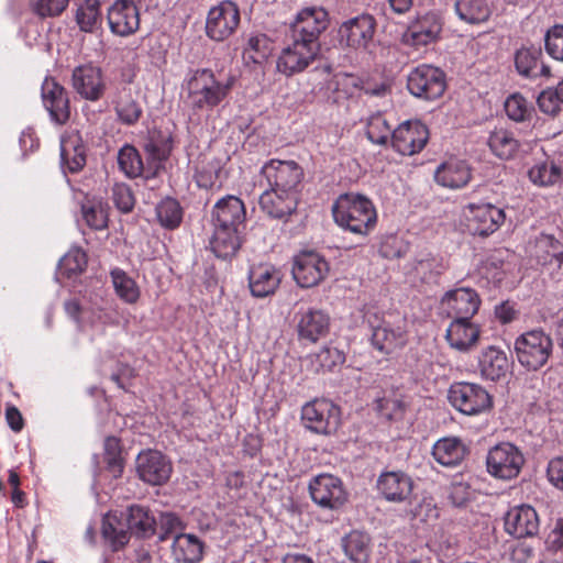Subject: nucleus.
Masks as SVG:
<instances>
[{
    "label": "nucleus",
    "instance_id": "nucleus-56",
    "mask_svg": "<svg viewBox=\"0 0 563 563\" xmlns=\"http://www.w3.org/2000/svg\"><path fill=\"white\" fill-rule=\"evenodd\" d=\"M159 541L175 540L176 536L183 534L184 526L181 520L174 514H162L159 519Z\"/></svg>",
    "mask_w": 563,
    "mask_h": 563
},
{
    "label": "nucleus",
    "instance_id": "nucleus-57",
    "mask_svg": "<svg viewBox=\"0 0 563 563\" xmlns=\"http://www.w3.org/2000/svg\"><path fill=\"white\" fill-rule=\"evenodd\" d=\"M365 134L368 141H388L393 131L385 118L374 115L366 124Z\"/></svg>",
    "mask_w": 563,
    "mask_h": 563
},
{
    "label": "nucleus",
    "instance_id": "nucleus-21",
    "mask_svg": "<svg viewBox=\"0 0 563 563\" xmlns=\"http://www.w3.org/2000/svg\"><path fill=\"white\" fill-rule=\"evenodd\" d=\"M295 319L300 340L316 343L329 332L330 317L321 309L300 308L296 312Z\"/></svg>",
    "mask_w": 563,
    "mask_h": 563
},
{
    "label": "nucleus",
    "instance_id": "nucleus-48",
    "mask_svg": "<svg viewBox=\"0 0 563 563\" xmlns=\"http://www.w3.org/2000/svg\"><path fill=\"white\" fill-rule=\"evenodd\" d=\"M429 130L420 120H408L393 131L390 141H429Z\"/></svg>",
    "mask_w": 563,
    "mask_h": 563
},
{
    "label": "nucleus",
    "instance_id": "nucleus-62",
    "mask_svg": "<svg viewBox=\"0 0 563 563\" xmlns=\"http://www.w3.org/2000/svg\"><path fill=\"white\" fill-rule=\"evenodd\" d=\"M547 474L549 481L563 490V456L554 457L549 462Z\"/></svg>",
    "mask_w": 563,
    "mask_h": 563
},
{
    "label": "nucleus",
    "instance_id": "nucleus-40",
    "mask_svg": "<svg viewBox=\"0 0 563 563\" xmlns=\"http://www.w3.org/2000/svg\"><path fill=\"white\" fill-rule=\"evenodd\" d=\"M466 453V446L457 438L440 439L432 448L434 460L446 467L459 465L464 460Z\"/></svg>",
    "mask_w": 563,
    "mask_h": 563
},
{
    "label": "nucleus",
    "instance_id": "nucleus-12",
    "mask_svg": "<svg viewBox=\"0 0 563 563\" xmlns=\"http://www.w3.org/2000/svg\"><path fill=\"white\" fill-rule=\"evenodd\" d=\"M443 21L437 12L430 11L417 15L402 32L400 42L415 51L427 47L440 38Z\"/></svg>",
    "mask_w": 563,
    "mask_h": 563
},
{
    "label": "nucleus",
    "instance_id": "nucleus-25",
    "mask_svg": "<svg viewBox=\"0 0 563 563\" xmlns=\"http://www.w3.org/2000/svg\"><path fill=\"white\" fill-rule=\"evenodd\" d=\"M377 490L388 501L404 503L411 497L413 481L402 471H388L378 476Z\"/></svg>",
    "mask_w": 563,
    "mask_h": 563
},
{
    "label": "nucleus",
    "instance_id": "nucleus-45",
    "mask_svg": "<svg viewBox=\"0 0 563 563\" xmlns=\"http://www.w3.org/2000/svg\"><path fill=\"white\" fill-rule=\"evenodd\" d=\"M111 278L117 295L126 303H134L140 298V289L135 280L124 271L114 268Z\"/></svg>",
    "mask_w": 563,
    "mask_h": 563
},
{
    "label": "nucleus",
    "instance_id": "nucleus-38",
    "mask_svg": "<svg viewBox=\"0 0 563 563\" xmlns=\"http://www.w3.org/2000/svg\"><path fill=\"white\" fill-rule=\"evenodd\" d=\"M531 256L541 265L556 263L558 267L563 264V249L559 240L550 234H540L531 246Z\"/></svg>",
    "mask_w": 563,
    "mask_h": 563
},
{
    "label": "nucleus",
    "instance_id": "nucleus-43",
    "mask_svg": "<svg viewBox=\"0 0 563 563\" xmlns=\"http://www.w3.org/2000/svg\"><path fill=\"white\" fill-rule=\"evenodd\" d=\"M369 542L368 534L355 530L342 539V548L350 560L361 563L369 556Z\"/></svg>",
    "mask_w": 563,
    "mask_h": 563
},
{
    "label": "nucleus",
    "instance_id": "nucleus-33",
    "mask_svg": "<svg viewBox=\"0 0 563 563\" xmlns=\"http://www.w3.org/2000/svg\"><path fill=\"white\" fill-rule=\"evenodd\" d=\"M514 254L506 249L493 251L482 263L479 273L495 285L501 283L506 274L512 269Z\"/></svg>",
    "mask_w": 563,
    "mask_h": 563
},
{
    "label": "nucleus",
    "instance_id": "nucleus-63",
    "mask_svg": "<svg viewBox=\"0 0 563 563\" xmlns=\"http://www.w3.org/2000/svg\"><path fill=\"white\" fill-rule=\"evenodd\" d=\"M545 545L549 551L558 552L563 550V518L559 519L549 532Z\"/></svg>",
    "mask_w": 563,
    "mask_h": 563
},
{
    "label": "nucleus",
    "instance_id": "nucleus-52",
    "mask_svg": "<svg viewBox=\"0 0 563 563\" xmlns=\"http://www.w3.org/2000/svg\"><path fill=\"white\" fill-rule=\"evenodd\" d=\"M104 461L113 477H119L123 471L120 440L115 437H108L104 440Z\"/></svg>",
    "mask_w": 563,
    "mask_h": 563
},
{
    "label": "nucleus",
    "instance_id": "nucleus-22",
    "mask_svg": "<svg viewBox=\"0 0 563 563\" xmlns=\"http://www.w3.org/2000/svg\"><path fill=\"white\" fill-rule=\"evenodd\" d=\"M466 208L468 228L476 235L487 236L494 233L506 219L504 210L490 203H470Z\"/></svg>",
    "mask_w": 563,
    "mask_h": 563
},
{
    "label": "nucleus",
    "instance_id": "nucleus-30",
    "mask_svg": "<svg viewBox=\"0 0 563 563\" xmlns=\"http://www.w3.org/2000/svg\"><path fill=\"white\" fill-rule=\"evenodd\" d=\"M280 279V274L274 266L268 264L254 266L249 273L251 294L257 298L271 296L278 288Z\"/></svg>",
    "mask_w": 563,
    "mask_h": 563
},
{
    "label": "nucleus",
    "instance_id": "nucleus-31",
    "mask_svg": "<svg viewBox=\"0 0 563 563\" xmlns=\"http://www.w3.org/2000/svg\"><path fill=\"white\" fill-rule=\"evenodd\" d=\"M479 328L471 320L454 319L446 329L445 338L451 347L467 352L479 339Z\"/></svg>",
    "mask_w": 563,
    "mask_h": 563
},
{
    "label": "nucleus",
    "instance_id": "nucleus-28",
    "mask_svg": "<svg viewBox=\"0 0 563 563\" xmlns=\"http://www.w3.org/2000/svg\"><path fill=\"white\" fill-rule=\"evenodd\" d=\"M472 179V168L466 161L450 157L441 163L434 172L438 185L449 189L465 187Z\"/></svg>",
    "mask_w": 563,
    "mask_h": 563
},
{
    "label": "nucleus",
    "instance_id": "nucleus-16",
    "mask_svg": "<svg viewBox=\"0 0 563 563\" xmlns=\"http://www.w3.org/2000/svg\"><path fill=\"white\" fill-rule=\"evenodd\" d=\"M311 499L325 509H338L347 499L342 481L332 474H319L309 483Z\"/></svg>",
    "mask_w": 563,
    "mask_h": 563
},
{
    "label": "nucleus",
    "instance_id": "nucleus-15",
    "mask_svg": "<svg viewBox=\"0 0 563 563\" xmlns=\"http://www.w3.org/2000/svg\"><path fill=\"white\" fill-rule=\"evenodd\" d=\"M364 322L371 330L372 345L382 353L390 354L407 342L406 333L400 327H393L376 312L367 311Z\"/></svg>",
    "mask_w": 563,
    "mask_h": 563
},
{
    "label": "nucleus",
    "instance_id": "nucleus-39",
    "mask_svg": "<svg viewBox=\"0 0 563 563\" xmlns=\"http://www.w3.org/2000/svg\"><path fill=\"white\" fill-rule=\"evenodd\" d=\"M453 8L459 20L470 25L485 23L492 15L488 0H454Z\"/></svg>",
    "mask_w": 563,
    "mask_h": 563
},
{
    "label": "nucleus",
    "instance_id": "nucleus-34",
    "mask_svg": "<svg viewBox=\"0 0 563 563\" xmlns=\"http://www.w3.org/2000/svg\"><path fill=\"white\" fill-rule=\"evenodd\" d=\"M509 363L505 352L496 346L484 349L478 357V368L483 378L492 382L505 377Z\"/></svg>",
    "mask_w": 563,
    "mask_h": 563
},
{
    "label": "nucleus",
    "instance_id": "nucleus-4",
    "mask_svg": "<svg viewBox=\"0 0 563 563\" xmlns=\"http://www.w3.org/2000/svg\"><path fill=\"white\" fill-rule=\"evenodd\" d=\"M553 351V342L543 330H531L519 335L515 341L518 362L530 371L543 367Z\"/></svg>",
    "mask_w": 563,
    "mask_h": 563
},
{
    "label": "nucleus",
    "instance_id": "nucleus-55",
    "mask_svg": "<svg viewBox=\"0 0 563 563\" xmlns=\"http://www.w3.org/2000/svg\"><path fill=\"white\" fill-rule=\"evenodd\" d=\"M545 51L554 59L563 62V24L550 27L544 37Z\"/></svg>",
    "mask_w": 563,
    "mask_h": 563
},
{
    "label": "nucleus",
    "instance_id": "nucleus-35",
    "mask_svg": "<svg viewBox=\"0 0 563 563\" xmlns=\"http://www.w3.org/2000/svg\"><path fill=\"white\" fill-rule=\"evenodd\" d=\"M243 229L213 227V235L210 241L211 250L219 258H229L241 246V233Z\"/></svg>",
    "mask_w": 563,
    "mask_h": 563
},
{
    "label": "nucleus",
    "instance_id": "nucleus-64",
    "mask_svg": "<svg viewBox=\"0 0 563 563\" xmlns=\"http://www.w3.org/2000/svg\"><path fill=\"white\" fill-rule=\"evenodd\" d=\"M485 145L500 159L511 158L517 151V143H485Z\"/></svg>",
    "mask_w": 563,
    "mask_h": 563
},
{
    "label": "nucleus",
    "instance_id": "nucleus-59",
    "mask_svg": "<svg viewBox=\"0 0 563 563\" xmlns=\"http://www.w3.org/2000/svg\"><path fill=\"white\" fill-rule=\"evenodd\" d=\"M112 199L119 210L130 212L134 207V196L125 184H115L112 188Z\"/></svg>",
    "mask_w": 563,
    "mask_h": 563
},
{
    "label": "nucleus",
    "instance_id": "nucleus-6",
    "mask_svg": "<svg viewBox=\"0 0 563 563\" xmlns=\"http://www.w3.org/2000/svg\"><path fill=\"white\" fill-rule=\"evenodd\" d=\"M407 89L416 98L435 100L442 97L446 89L445 73L433 65H418L407 76Z\"/></svg>",
    "mask_w": 563,
    "mask_h": 563
},
{
    "label": "nucleus",
    "instance_id": "nucleus-29",
    "mask_svg": "<svg viewBox=\"0 0 563 563\" xmlns=\"http://www.w3.org/2000/svg\"><path fill=\"white\" fill-rule=\"evenodd\" d=\"M245 208L242 200L235 196L220 199L212 210L213 227L244 229Z\"/></svg>",
    "mask_w": 563,
    "mask_h": 563
},
{
    "label": "nucleus",
    "instance_id": "nucleus-51",
    "mask_svg": "<svg viewBox=\"0 0 563 563\" xmlns=\"http://www.w3.org/2000/svg\"><path fill=\"white\" fill-rule=\"evenodd\" d=\"M505 112L508 118L516 122H523L530 119L531 106L527 99L516 92L510 95L504 103Z\"/></svg>",
    "mask_w": 563,
    "mask_h": 563
},
{
    "label": "nucleus",
    "instance_id": "nucleus-14",
    "mask_svg": "<svg viewBox=\"0 0 563 563\" xmlns=\"http://www.w3.org/2000/svg\"><path fill=\"white\" fill-rule=\"evenodd\" d=\"M240 10L236 3L224 0L212 7L207 15L206 34L213 41L229 38L240 24Z\"/></svg>",
    "mask_w": 563,
    "mask_h": 563
},
{
    "label": "nucleus",
    "instance_id": "nucleus-13",
    "mask_svg": "<svg viewBox=\"0 0 563 563\" xmlns=\"http://www.w3.org/2000/svg\"><path fill=\"white\" fill-rule=\"evenodd\" d=\"M329 271L328 261L314 251H302L292 261L291 274L301 288L319 285L328 276Z\"/></svg>",
    "mask_w": 563,
    "mask_h": 563
},
{
    "label": "nucleus",
    "instance_id": "nucleus-27",
    "mask_svg": "<svg viewBox=\"0 0 563 563\" xmlns=\"http://www.w3.org/2000/svg\"><path fill=\"white\" fill-rule=\"evenodd\" d=\"M300 196L268 188L260 197V207L269 218L286 222L297 210Z\"/></svg>",
    "mask_w": 563,
    "mask_h": 563
},
{
    "label": "nucleus",
    "instance_id": "nucleus-7",
    "mask_svg": "<svg viewBox=\"0 0 563 563\" xmlns=\"http://www.w3.org/2000/svg\"><path fill=\"white\" fill-rule=\"evenodd\" d=\"M301 420L311 432L330 435L336 432L340 427L341 410L329 399H313L302 407Z\"/></svg>",
    "mask_w": 563,
    "mask_h": 563
},
{
    "label": "nucleus",
    "instance_id": "nucleus-24",
    "mask_svg": "<svg viewBox=\"0 0 563 563\" xmlns=\"http://www.w3.org/2000/svg\"><path fill=\"white\" fill-rule=\"evenodd\" d=\"M441 303L454 319L471 320L479 309L481 299L474 289L461 287L446 291Z\"/></svg>",
    "mask_w": 563,
    "mask_h": 563
},
{
    "label": "nucleus",
    "instance_id": "nucleus-9",
    "mask_svg": "<svg viewBox=\"0 0 563 563\" xmlns=\"http://www.w3.org/2000/svg\"><path fill=\"white\" fill-rule=\"evenodd\" d=\"M261 172L269 188L301 196L303 170L296 162L271 159Z\"/></svg>",
    "mask_w": 563,
    "mask_h": 563
},
{
    "label": "nucleus",
    "instance_id": "nucleus-49",
    "mask_svg": "<svg viewBox=\"0 0 563 563\" xmlns=\"http://www.w3.org/2000/svg\"><path fill=\"white\" fill-rule=\"evenodd\" d=\"M156 217L164 228L175 229L181 222L183 210L175 199L165 198L156 206Z\"/></svg>",
    "mask_w": 563,
    "mask_h": 563
},
{
    "label": "nucleus",
    "instance_id": "nucleus-46",
    "mask_svg": "<svg viewBox=\"0 0 563 563\" xmlns=\"http://www.w3.org/2000/svg\"><path fill=\"white\" fill-rule=\"evenodd\" d=\"M60 162L70 173L79 172L86 164L85 143H60Z\"/></svg>",
    "mask_w": 563,
    "mask_h": 563
},
{
    "label": "nucleus",
    "instance_id": "nucleus-18",
    "mask_svg": "<svg viewBox=\"0 0 563 563\" xmlns=\"http://www.w3.org/2000/svg\"><path fill=\"white\" fill-rule=\"evenodd\" d=\"M142 0H115L108 9L107 20L110 31L119 36L134 34L140 27Z\"/></svg>",
    "mask_w": 563,
    "mask_h": 563
},
{
    "label": "nucleus",
    "instance_id": "nucleus-37",
    "mask_svg": "<svg viewBox=\"0 0 563 563\" xmlns=\"http://www.w3.org/2000/svg\"><path fill=\"white\" fill-rule=\"evenodd\" d=\"M172 556L177 563H199L203 556V543L191 533L176 536L172 543Z\"/></svg>",
    "mask_w": 563,
    "mask_h": 563
},
{
    "label": "nucleus",
    "instance_id": "nucleus-60",
    "mask_svg": "<svg viewBox=\"0 0 563 563\" xmlns=\"http://www.w3.org/2000/svg\"><path fill=\"white\" fill-rule=\"evenodd\" d=\"M539 109L547 114L554 115L563 103L558 88L543 90L537 99Z\"/></svg>",
    "mask_w": 563,
    "mask_h": 563
},
{
    "label": "nucleus",
    "instance_id": "nucleus-2",
    "mask_svg": "<svg viewBox=\"0 0 563 563\" xmlns=\"http://www.w3.org/2000/svg\"><path fill=\"white\" fill-rule=\"evenodd\" d=\"M233 79L219 80L210 68L190 70L184 82L187 92L186 104L194 114L211 111L230 95Z\"/></svg>",
    "mask_w": 563,
    "mask_h": 563
},
{
    "label": "nucleus",
    "instance_id": "nucleus-50",
    "mask_svg": "<svg viewBox=\"0 0 563 563\" xmlns=\"http://www.w3.org/2000/svg\"><path fill=\"white\" fill-rule=\"evenodd\" d=\"M118 163L120 168L129 177H136L143 170V163L139 152L134 146L125 144L118 154Z\"/></svg>",
    "mask_w": 563,
    "mask_h": 563
},
{
    "label": "nucleus",
    "instance_id": "nucleus-26",
    "mask_svg": "<svg viewBox=\"0 0 563 563\" xmlns=\"http://www.w3.org/2000/svg\"><path fill=\"white\" fill-rule=\"evenodd\" d=\"M539 526L536 509L528 505L514 507L505 516L506 532L518 539L536 536Z\"/></svg>",
    "mask_w": 563,
    "mask_h": 563
},
{
    "label": "nucleus",
    "instance_id": "nucleus-23",
    "mask_svg": "<svg viewBox=\"0 0 563 563\" xmlns=\"http://www.w3.org/2000/svg\"><path fill=\"white\" fill-rule=\"evenodd\" d=\"M136 471L142 481L151 485H162L168 481L172 465L159 451L147 450L137 455Z\"/></svg>",
    "mask_w": 563,
    "mask_h": 563
},
{
    "label": "nucleus",
    "instance_id": "nucleus-8",
    "mask_svg": "<svg viewBox=\"0 0 563 563\" xmlns=\"http://www.w3.org/2000/svg\"><path fill=\"white\" fill-rule=\"evenodd\" d=\"M448 398L456 410L466 416H477L493 407L489 393L475 383H454L449 389Z\"/></svg>",
    "mask_w": 563,
    "mask_h": 563
},
{
    "label": "nucleus",
    "instance_id": "nucleus-17",
    "mask_svg": "<svg viewBox=\"0 0 563 563\" xmlns=\"http://www.w3.org/2000/svg\"><path fill=\"white\" fill-rule=\"evenodd\" d=\"M319 48L296 38H291V43L280 52L276 68L278 73L286 77H291L296 74L306 70L317 58Z\"/></svg>",
    "mask_w": 563,
    "mask_h": 563
},
{
    "label": "nucleus",
    "instance_id": "nucleus-44",
    "mask_svg": "<svg viewBox=\"0 0 563 563\" xmlns=\"http://www.w3.org/2000/svg\"><path fill=\"white\" fill-rule=\"evenodd\" d=\"M445 268L441 258L430 254L417 258L413 266L416 276L424 284H438Z\"/></svg>",
    "mask_w": 563,
    "mask_h": 563
},
{
    "label": "nucleus",
    "instance_id": "nucleus-61",
    "mask_svg": "<svg viewBox=\"0 0 563 563\" xmlns=\"http://www.w3.org/2000/svg\"><path fill=\"white\" fill-rule=\"evenodd\" d=\"M316 361L321 368L331 371L334 366L344 362V355L338 349L325 347L316 355Z\"/></svg>",
    "mask_w": 563,
    "mask_h": 563
},
{
    "label": "nucleus",
    "instance_id": "nucleus-54",
    "mask_svg": "<svg viewBox=\"0 0 563 563\" xmlns=\"http://www.w3.org/2000/svg\"><path fill=\"white\" fill-rule=\"evenodd\" d=\"M81 212L87 225L95 230L107 227V212L100 202L87 201L81 206Z\"/></svg>",
    "mask_w": 563,
    "mask_h": 563
},
{
    "label": "nucleus",
    "instance_id": "nucleus-10",
    "mask_svg": "<svg viewBox=\"0 0 563 563\" xmlns=\"http://www.w3.org/2000/svg\"><path fill=\"white\" fill-rule=\"evenodd\" d=\"M525 464L521 450L510 442L493 446L486 456L487 472L499 479L509 481L517 477Z\"/></svg>",
    "mask_w": 563,
    "mask_h": 563
},
{
    "label": "nucleus",
    "instance_id": "nucleus-41",
    "mask_svg": "<svg viewBox=\"0 0 563 563\" xmlns=\"http://www.w3.org/2000/svg\"><path fill=\"white\" fill-rule=\"evenodd\" d=\"M75 21L79 30L93 33L101 27L102 14L100 0H81L77 3Z\"/></svg>",
    "mask_w": 563,
    "mask_h": 563
},
{
    "label": "nucleus",
    "instance_id": "nucleus-36",
    "mask_svg": "<svg viewBox=\"0 0 563 563\" xmlns=\"http://www.w3.org/2000/svg\"><path fill=\"white\" fill-rule=\"evenodd\" d=\"M542 52L537 47H522L515 55V66L518 73L527 78L549 76L550 68L541 60Z\"/></svg>",
    "mask_w": 563,
    "mask_h": 563
},
{
    "label": "nucleus",
    "instance_id": "nucleus-42",
    "mask_svg": "<svg viewBox=\"0 0 563 563\" xmlns=\"http://www.w3.org/2000/svg\"><path fill=\"white\" fill-rule=\"evenodd\" d=\"M273 48L274 43L266 34L252 35L243 49V59L246 64H262L271 56Z\"/></svg>",
    "mask_w": 563,
    "mask_h": 563
},
{
    "label": "nucleus",
    "instance_id": "nucleus-19",
    "mask_svg": "<svg viewBox=\"0 0 563 563\" xmlns=\"http://www.w3.org/2000/svg\"><path fill=\"white\" fill-rule=\"evenodd\" d=\"M41 96L44 108L56 124H66L70 119V101L67 90L53 77H45Z\"/></svg>",
    "mask_w": 563,
    "mask_h": 563
},
{
    "label": "nucleus",
    "instance_id": "nucleus-1",
    "mask_svg": "<svg viewBox=\"0 0 563 563\" xmlns=\"http://www.w3.org/2000/svg\"><path fill=\"white\" fill-rule=\"evenodd\" d=\"M156 519L145 506L131 505L122 511L109 512L102 521V536L117 550L125 545L130 536L147 538L155 533Z\"/></svg>",
    "mask_w": 563,
    "mask_h": 563
},
{
    "label": "nucleus",
    "instance_id": "nucleus-5",
    "mask_svg": "<svg viewBox=\"0 0 563 563\" xmlns=\"http://www.w3.org/2000/svg\"><path fill=\"white\" fill-rule=\"evenodd\" d=\"M376 20L363 13L344 21L338 30L339 43L343 48L372 53L375 47Z\"/></svg>",
    "mask_w": 563,
    "mask_h": 563
},
{
    "label": "nucleus",
    "instance_id": "nucleus-58",
    "mask_svg": "<svg viewBox=\"0 0 563 563\" xmlns=\"http://www.w3.org/2000/svg\"><path fill=\"white\" fill-rule=\"evenodd\" d=\"M69 0H37L33 11L41 18L58 16L68 7Z\"/></svg>",
    "mask_w": 563,
    "mask_h": 563
},
{
    "label": "nucleus",
    "instance_id": "nucleus-11",
    "mask_svg": "<svg viewBox=\"0 0 563 563\" xmlns=\"http://www.w3.org/2000/svg\"><path fill=\"white\" fill-rule=\"evenodd\" d=\"M329 25V14L320 7H308L300 10L290 24V38L305 41L320 49V35Z\"/></svg>",
    "mask_w": 563,
    "mask_h": 563
},
{
    "label": "nucleus",
    "instance_id": "nucleus-53",
    "mask_svg": "<svg viewBox=\"0 0 563 563\" xmlns=\"http://www.w3.org/2000/svg\"><path fill=\"white\" fill-rule=\"evenodd\" d=\"M529 179L538 186L548 187L556 184L560 179V168L553 164H538L533 166L529 173Z\"/></svg>",
    "mask_w": 563,
    "mask_h": 563
},
{
    "label": "nucleus",
    "instance_id": "nucleus-32",
    "mask_svg": "<svg viewBox=\"0 0 563 563\" xmlns=\"http://www.w3.org/2000/svg\"><path fill=\"white\" fill-rule=\"evenodd\" d=\"M118 120L128 126L135 125L143 115V108L130 87H122L113 99Z\"/></svg>",
    "mask_w": 563,
    "mask_h": 563
},
{
    "label": "nucleus",
    "instance_id": "nucleus-3",
    "mask_svg": "<svg viewBox=\"0 0 563 563\" xmlns=\"http://www.w3.org/2000/svg\"><path fill=\"white\" fill-rule=\"evenodd\" d=\"M332 213L339 227L358 235H367L377 222L373 202L355 192L340 195L332 206Z\"/></svg>",
    "mask_w": 563,
    "mask_h": 563
},
{
    "label": "nucleus",
    "instance_id": "nucleus-20",
    "mask_svg": "<svg viewBox=\"0 0 563 563\" xmlns=\"http://www.w3.org/2000/svg\"><path fill=\"white\" fill-rule=\"evenodd\" d=\"M71 86L82 99L92 102L100 100L106 92L102 70L92 64L79 65L74 68Z\"/></svg>",
    "mask_w": 563,
    "mask_h": 563
},
{
    "label": "nucleus",
    "instance_id": "nucleus-47",
    "mask_svg": "<svg viewBox=\"0 0 563 563\" xmlns=\"http://www.w3.org/2000/svg\"><path fill=\"white\" fill-rule=\"evenodd\" d=\"M87 266V256L79 247L68 251L58 263V274L67 278H73L81 274Z\"/></svg>",
    "mask_w": 563,
    "mask_h": 563
}]
</instances>
